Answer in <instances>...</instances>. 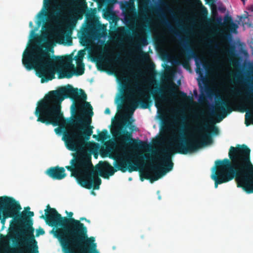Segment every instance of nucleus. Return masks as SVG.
<instances>
[{
	"instance_id": "nucleus-1",
	"label": "nucleus",
	"mask_w": 253,
	"mask_h": 253,
	"mask_svg": "<svg viewBox=\"0 0 253 253\" xmlns=\"http://www.w3.org/2000/svg\"><path fill=\"white\" fill-rule=\"evenodd\" d=\"M69 98L74 102L71 106L72 114L78 111L91 118L93 114L92 107L86 101L87 95L82 89L74 88L68 84L57 90H52L39 101L35 112L37 121L47 125L59 126L55 128L56 134L63 133L62 140L66 148L77 151L84 145L93 133V126L90 125L91 120L83 122L80 116L66 119L61 111V103Z\"/></svg>"
},
{
	"instance_id": "nucleus-2",
	"label": "nucleus",
	"mask_w": 253,
	"mask_h": 253,
	"mask_svg": "<svg viewBox=\"0 0 253 253\" xmlns=\"http://www.w3.org/2000/svg\"><path fill=\"white\" fill-rule=\"evenodd\" d=\"M79 56L75 57L77 65L75 70V66L71 60L63 65H59L61 57L51 56L46 49L41 46H32L23 54L22 64L28 71L33 69L36 75L41 79V83H46L54 79L56 73L59 79H70L74 75H82L84 72V64L83 62L84 51L80 50Z\"/></svg>"
},
{
	"instance_id": "nucleus-3",
	"label": "nucleus",
	"mask_w": 253,
	"mask_h": 253,
	"mask_svg": "<svg viewBox=\"0 0 253 253\" xmlns=\"http://www.w3.org/2000/svg\"><path fill=\"white\" fill-rule=\"evenodd\" d=\"M250 153V149L245 144L231 146L228 152L229 159L215 162L216 169L211 176L215 188L235 178L238 187L242 188L247 193H253V164Z\"/></svg>"
},
{
	"instance_id": "nucleus-4",
	"label": "nucleus",
	"mask_w": 253,
	"mask_h": 253,
	"mask_svg": "<svg viewBox=\"0 0 253 253\" xmlns=\"http://www.w3.org/2000/svg\"><path fill=\"white\" fill-rule=\"evenodd\" d=\"M70 164L71 166H66L65 168L71 172V176L76 178L81 186L88 189L93 188L94 190L98 189L101 184L98 174L104 178H109V176L113 175L118 170L125 172L128 169L131 172L137 171L140 166L138 162H132L130 157L126 156L124 158L115 162L116 169L107 162H100L94 169L91 155L87 153L75 154Z\"/></svg>"
},
{
	"instance_id": "nucleus-5",
	"label": "nucleus",
	"mask_w": 253,
	"mask_h": 253,
	"mask_svg": "<svg viewBox=\"0 0 253 253\" xmlns=\"http://www.w3.org/2000/svg\"><path fill=\"white\" fill-rule=\"evenodd\" d=\"M200 116L202 120L199 123V130L207 131L205 134L201 136L200 138L202 140L194 136L187 141L183 137L182 133L178 136H174L173 137L174 143H170L169 147L161 149L160 153L157 154L158 159L162 162V163L155 165L151 164L150 165V169L154 173V176H151L150 174L147 172L143 174L145 179H149L151 182L158 180L172 169L173 154L178 153L185 155L188 153L194 152L211 141V133L208 132V130H211L213 134H218V129L214 126V121L211 119H206L204 112L200 114Z\"/></svg>"
},
{
	"instance_id": "nucleus-6",
	"label": "nucleus",
	"mask_w": 253,
	"mask_h": 253,
	"mask_svg": "<svg viewBox=\"0 0 253 253\" xmlns=\"http://www.w3.org/2000/svg\"><path fill=\"white\" fill-rule=\"evenodd\" d=\"M68 217L58 211L52 233L58 241L63 253H99L93 237H88L87 227L80 220L72 217L73 213L66 211Z\"/></svg>"
},
{
	"instance_id": "nucleus-7",
	"label": "nucleus",
	"mask_w": 253,
	"mask_h": 253,
	"mask_svg": "<svg viewBox=\"0 0 253 253\" xmlns=\"http://www.w3.org/2000/svg\"><path fill=\"white\" fill-rule=\"evenodd\" d=\"M21 207L19 203L13 198L6 196H0V220L1 223L4 225L6 219L8 218H12L11 224L22 221H25L28 225L32 224L30 220H26V213H20Z\"/></svg>"
},
{
	"instance_id": "nucleus-8",
	"label": "nucleus",
	"mask_w": 253,
	"mask_h": 253,
	"mask_svg": "<svg viewBox=\"0 0 253 253\" xmlns=\"http://www.w3.org/2000/svg\"><path fill=\"white\" fill-rule=\"evenodd\" d=\"M21 213L26 214V220L31 221V225L26 224L25 221H22L18 222L19 224H23L24 227L26 228L23 232L26 234V236L23 237L21 239V245L24 247V251L26 253H39L38 242L35 239L34 235V229L32 227L33 221L30 218L33 216L34 213L33 211H28L27 212H22Z\"/></svg>"
},
{
	"instance_id": "nucleus-9",
	"label": "nucleus",
	"mask_w": 253,
	"mask_h": 253,
	"mask_svg": "<svg viewBox=\"0 0 253 253\" xmlns=\"http://www.w3.org/2000/svg\"><path fill=\"white\" fill-rule=\"evenodd\" d=\"M124 81L125 83L122 84L121 92L123 94L126 93V94H124L121 97V98L124 99L126 97L133 110L136 108L138 104H140V107L143 109L149 108L151 106L152 101L150 94L145 93L141 90H139L138 95L141 97V98L138 100H136L134 95L131 93L132 90L131 88L126 84L128 79L125 78Z\"/></svg>"
},
{
	"instance_id": "nucleus-10",
	"label": "nucleus",
	"mask_w": 253,
	"mask_h": 253,
	"mask_svg": "<svg viewBox=\"0 0 253 253\" xmlns=\"http://www.w3.org/2000/svg\"><path fill=\"white\" fill-rule=\"evenodd\" d=\"M116 135L120 140V147L125 150L128 148L132 150H138L146 148L148 146L146 142L132 138V133L126 129H120L116 132Z\"/></svg>"
},
{
	"instance_id": "nucleus-11",
	"label": "nucleus",
	"mask_w": 253,
	"mask_h": 253,
	"mask_svg": "<svg viewBox=\"0 0 253 253\" xmlns=\"http://www.w3.org/2000/svg\"><path fill=\"white\" fill-rule=\"evenodd\" d=\"M24 231L25 230L22 232L24 236H22L20 238V239L23 237L26 236V234L23 233ZM16 231L14 229L10 230L9 232L6 235H3L0 234V243L4 247V253H26L24 251V247L21 245V240L20 241L19 245L20 246L23 247V250H19L17 251H15L10 247L9 245V241L11 240L14 242L16 239Z\"/></svg>"
},
{
	"instance_id": "nucleus-12",
	"label": "nucleus",
	"mask_w": 253,
	"mask_h": 253,
	"mask_svg": "<svg viewBox=\"0 0 253 253\" xmlns=\"http://www.w3.org/2000/svg\"><path fill=\"white\" fill-rule=\"evenodd\" d=\"M232 111V109L227 100L221 99L215 103L214 110L211 111L212 115L217 117V122L221 121L226 115Z\"/></svg>"
},
{
	"instance_id": "nucleus-13",
	"label": "nucleus",
	"mask_w": 253,
	"mask_h": 253,
	"mask_svg": "<svg viewBox=\"0 0 253 253\" xmlns=\"http://www.w3.org/2000/svg\"><path fill=\"white\" fill-rule=\"evenodd\" d=\"M180 43L184 46L186 52H187V60H185L183 62L182 65L184 68H188L189 67V64L188 62V60L193 58L195 60L196 65V73L199 74L200 75L202 74V69L200 67V65L198 62V57L195 52V51L192 49L189 45L188 44V42L187 39L181 40L180 41Z\"/></svg>"
},
{
	"instance_id": "nucleus-14",
	"label": "nucleus",
	"mask_w": 253,
	"mask_h": 253,
	"mask_svg": "<svg viewBox=\"0 0 253 253\" xmlns=\"http://www.w3.org/2000/svg\"><path fill=\"white\" fill-rule=\"evenodd\" d=\"M54 211H57L55 209L51 208L49 205H47L46 209L44 210L45 214L42 215L40 218L44 219L46 223L49 226L54 227L56 220V217L53 215Z\"/></svg>"
},
{
	"instance_id": "nucleus-15",
	"label": "nucleus",
	"mask_w": 253,
	"mask_h": 253,
	"mask_svg": "<svg viewBox=\"0 0 253 253\" xmlns=\"http://www.w3.org/2000/svg\"><path fill=\"white\" fill-rule=\"evenodd\" d=\"M46 173L53 179L61 180L66 176L65 170L63 167H50L47 169Z\"/></svg>"
},
{
	"instance_id": "nucleus-16",
	"label": "nucleus",
	"mask_w": 253,
	"mask_h": 253,
	"mask_svg": "<svg viewBox=\"0 0 253 253\" xmlns=\"http://www.w3.org/2000/svg\"><path fill=\"white\" fill-rule=\"evenodd\" d=\"M150 91L155 101V106L157 108H160L163 103L167 100V97L163 94L161 88L156 86L154 90H151Z\"/></svg>"
},
{
	"instance_id": "nucleus-17",
	"label": "nucleus",
	"mask_w": 253,
	"mask_h": 253,
	"mask_svg": "<svg viewBox=\"0 0 253 253\" xmlns=\"http://www.w3.org/2000/svg\"><path fill=\"white\" fill-rule=\"evenodd\" d=\"M223 19V26L225 27V30L233 33H236L238 26L233 22L232 17L226 15Z\"/></svg>"
},
{
	"instance_id": "nucleus-18",
	"label": "nucleus",
	"mask_w": 253,
	"mask_h": 253,
	"mask_svg": "<svg viewBox=\"0 0 253 253\" xmlns=\"http://www.w3.org/2000/svg\"><path fill=\"white\" fill-rule=\"evenodd\" d=\"M208 13V12L207 9L205 7L202 6V9H201V14L203 16V18L206 19L207 24L208 25H210L211 24H213L214 25L223 26L222 19L221 17H218L216 18H214L213 19L207 18Z\"/></svg>"
},
{
	"instance_id": "nucleus-19",
	"label": "nucleus",
	"mask_w": 253,
	"mask_h": 253,
	"mask_svg": "<svg viewBox=\"0 0 253 253\" xmlns=\"http://www.w3.org/2000/svg\"><path fill=\"white\" fill-rule=\"evenodd\" d=\"M168 92L169 95L173 98H176L177 96L182 98H186L187 97L186 93L177 90L176 85L172 83L171 85L169 87Z\"/></svg>"
},
{
	"instance_id": "nucleus-20",
	"label": "nucleus",
	"mask_w": 253,
	"mask_h": 253,
	"mask_svg": "<svg viewBox=\"0 0 253 253\" xmlns=\"http://www.w3.org/2000/svg\"><path fill=\"white\" fill-rule=\"evenodd\" d=\"M118 2L117 0H109L104 4H106V8L103 9V16L105 18H111L113 15L114 5Z\"/></svg>"
},
{
	"instance_id": "nucleus-21",
	"label": "nucleus",
	"mask_w": 253,
	"mask_h": 253,
	"mask_svg": "<svg viewBox=\"0 0 253 253\" xmlns=\"http://www.w3.org/2000/svg\"><path fill=\"white\" fill-rule=\"evenodd\" d=\"M155 11L157 13L159 14L160 17L164 18L163 21V24L166 26V27L169 29V31L174 34L176 36H179L178 33L173 28L169 22L168 21L165 14L163 13L162 10L160 8H157L155 9Z\"/></svg>"
},
{
	"instance_id": "nucleus-22",
	"label": "nucleus",
	"mask_w": 253,
	"mask_h": 253,
	"mask_svg": "<svg viewBox=\"0 0 253 253\" xmlns=\"http://www.w3.org/2000/svg\"><path fill=\"white\" fill-rule=\"evenodd\" d=\"M136 40L134 42L133 44L135 48L141 50V46H145L147 45V40L145 37H140L138 35H135Z\"/></svg>"
},
{
	"instance_id": "nucleus-23",
	"label": "nucleus",
	"mask_w": 253,
	"mask_h": 253,
	"mask_svg": "<svg viewBox=\"0 0 253 253\" xmlns=\"http://www.w3.org/2000/svg\"><path fill=\"white\" fill-rule=\"evenodd\" d=\"M113 62L123 68L129 69L128 64L122 62L119 55L113 59Z\"/></svg>"
},
{
	"instance_id": "nucleus-24",
	"label": "nucleus",
	"mask_w": 253,
	"mask_h": 253,
	"mask_svg": "<svg viewBox=\"0 0 253 253\" xmlns=\"http://www.w3.org/2000/svg\"><path fill=\"white\" fill-rule=\"evenodd\" d=\"M108 137V131L106 129H104L102 131L98 133V141L106 140Z\"/></svg>"
},
{
	"instance_id": "nucleus-25",
	"label": "nucleus",
	"mask_w": 253,
	"mask_h": 253,
	"mask_svg": "<svg viewBox=\"0 0 253 253\" xmlns=\"http://www.w3.org/2000/svg\"><path fill=\"white\" fill-rule=\"evenodd\" d=\"M135 0H130V1H134ZM138 5H145L149 1V0H136Z\"/></svg>"
},
{
	"instance_id": "nucleus-26",
	"label": "nucleus",
	"mask_w": 253,
	"mask_h": 253,
	"mask_svg": "<svg viewBox=\"0 0 253 253\" xmlns=\"http://www.w3.org/2000/svg\"><path fill=\"white\" fill-rule=\"evenodd\" d=\"M94 1L96 2L98 5V8H99L102 4L107 2L109 0H93Z\"/></svg>"
},
{
	"instance_id": "nucleus-27",
	"label": "nucleus",
	"mask_w": 253,
	"mask_h": 253,
	"mask_svg": "<svg viewBox=\"0 0 253 253\" xmlns=\"http://www.w3.org/2000/svg\"><path fill=\"white\" fill-rule=\"evenodd\" d=\"M45 233L44 230L42 228H40L38 230H37L36 231V236L38 237L41 235H43Z\"/></svg>"
},
{
	"instance_id": "nucleus-28",
	"label": "nucleus",
	"mask_w": 253,
	"mask_h": 253,
	"mask_svg": "<svg viewBox=\"0 0 253 253\" xmlns=\"http://www.w3.org/2000/svg\"><path fill=\"white\" fill-rule=\"evenodd\" d=\"M236 80L239 83H241L244 80L243 77L241 74H238L235 76Z\"/></svg>"
},
{
	"instance_id": "nucleus-29",
	"label": "nucleus",
	"mask_w": 253,
	"mask_h": 253,
	"mask_svg": "<svg viewBox=\"0 0 253 253\" xmlns=\"http://www.w3.org/2000/svg\"><path fill=\"white\" fill-rule=\"evenodd\" d=\"M222 38L224 40H227V39H231V35L227 33H222Z\"/></svg>"
},
{
	"instance_id": "nucleus-30",
	"label": "nucleus",
	"mask_w": 253,
	"mask_h": 253,
	"mask_svg": "<svg viewBox=\"0 0 253 253\" xmlns=\"http://www.w3.org/2000/svg\"><path fill=\"white\" fill-rule=\"evenodd\" d=\"M206 100V97L204 95H201L199 97V102H202Z\"/></svg>"
},
{
	"instance_id": "nucleus-31",
	"label": "nucleus",
	"mask_w": 253,
	"mask_h": 253,
	"mask_svg": "<svg viewBox=\"0 0 253 253\" xmlns=\"http://www.w3.org/2000/svg\"><path fill=\"white\" fill-rule=\"evenodd\" d=\"M79 220H80V222H81V221L85 220V221H86V222H87L88 223L90 222V220H88V219H87L85 217H81Z\"/></svg>"
},
{
	"instance_id": "nucleus-32",
	"label": "nucleus",
	"mask_w": 253,
	"mask_h": 253,
	"mask_svg": "<svg viewBox=\"0 0 253 253\" xmlns=\"http://www.w3.org/2000/svg\"><path fill=\"white\" fill-rule=\"evenodd\" d=\"M133 30L132 29H129V30H127L126 32H125V34L126 35H130L131 34V32Z\"/></svg>"
},
{
	"instance_id": "nucleus-33",
	"label": "nucleus",
	"mask_w": 253,
	"mask_h": 253,
	"mask_svg": "<svg viewBox=\"0 0 253 253\" xmlns=\"http://www.w3.org/2000/svg\"><path fill=\"white\" fill-rule=\"evenodd\" d=\"M110 110L109 108H107L105 110V113L106 114H110Z\"/></svg>"
},
{
	"instance_id": "nucleus-34",
	"label": "nucleus",
	"mask_w": 253,
	"mask_h": 253,
	"mask_svg": "<svg viewBox=\"0 0 253 253\" xmlns=\"http://www.w3.org/2000/svg\"><path fill=\"white\" fill-rule=\"evenodd\" d=\"M248 10L253 12V4L251 5L248 8Z\"/></svg>"
},
{
	"instance_id": "nucleus-35",
	"label": "nucleus",
	"mask_w": 253,
	"mask_h": 253,
	"mask_svg": "<svg viewBox=\"0 0 253 253\" xmlns=\"http://www.w3.org/2000/svg\"><path fill=\"white\" fill-rule=\"evenodd\" d=\"M235 94L236 95H240L241 94V92L239 90H237L235 92Z\"/></svg>"
},
{
	"instance_id": "nucleus-36",
	"label": "nucleus",
	"mask_w": 253,
	"mask_h": 253,
	"mask_svg": "<svg viewBox=\"0 0 253 253\" xmlns=\"http://www.w3.org/2000/svg\"><path fill=\"white\" fill-rule=\"evenodd\" d=\"M68 34H72V31H71V29H70L69 30H68Z\"/></svg>"
},
{
	"instance_id": "nucleus-37",
	"label": "nucleus",
	"mask_w": 253,
	"mask_h": 253,
	"mask_svg": "<svg viewBox=\"0 0 253 253\" xmlns=\"http://www.w3.org/2000/svg\"><path fill=\"white\" fill-rule=\"evenodd\" d=\"M180 118H181L182 120H184V119H185V117H184V116L183 115H182V116L180 117Z\"/></svg>"
},
{
	"instance_id": "nucleus-38",
	"label": "nucleus",
	"mask_w": 253,
	"mask_h": 253,
	"mask_svg": "<svg viewBox=\"0 0 253 253\" xmlns=\"http://www.w3.org/2000/svg\"><path fill=\"white\" fill-rule=\"evenodd\" d=\"M168 8L170 13H173V11L171 10V9H170L169 7H168Z\"/></svg>"
},
{
	"instance_id": "nucleus-39",
	"label": "nucleus",
	"mask_w": 253,
	"mask_h": 253,
	"mask_svg": "<svg viewBox=\"0 0 253 253\" xmlns=\"http://www.w3.org/2000/svg\"><path fill=\"white\" fill-rule=\"evenodd\" d=\"M97 135H93V138H97Z\"/></svg>"
},
{
	"instance_id": "nucleus-40",
	"label": "nucleus",
	"mask_w": 253,
	"mask_h": 253,
	"mask_svg": "<svg viewBox=\"0 0 253 253\" xmlns=\"http://www.w3.org/2000/svg\"><path fill=\"white\" fill-rule=\"evenodd\" d=\"M241 0L243 2V3H244V4H245V1H246L247 0Z\"/></svg>"
},
{
	"instance_id": "nucleus-41",
	"label": "nucleus",
	"mask_w": 253,
	"mask_h": 253,
	"mask_svg": "<svg viewBox=\"0 0 253 253\" xmlns=\"http://www.w3.org/2000/svg\"><path fill=\"white\" fill-rule=\"evenodd\" d=\"M151 66H152V68L154 67V64L153 63H151Z\"/></svg>"
},
{
	"instance_id": "nucleus-42",
	"label": "nucleus",
	"mask_w": 253,
	"mask_h": 253,
	"mask_svg": "<svg viewBox=\"0 0 253 253\" xmlns=\"http://www.w3.org/2000/svg\"><path fill=\"white\" fill-rule=\"evenodd\" d=\"M206 91L207 92H208L210 91V89L209 88H206Z\"/></svg>"
},
{
	"instance_id": "nucleus-43",
	"label": "nucleus",
	"mask_w": 253,
	"mask_h": 253,
	"mask_svg": "<svg viewBox=\"0 0 253 253\" xmlns=\"http://www.w3.org/2000/svg\"><path fill=\"white\" fill-rule=\"evenodd\" d=\"M126 122H127L128 124H129L130 123L128 120L126 121Z\"/></svg>"
},
{
	"instance_id": "nucleus-44",
	"label": "nucleus",
	"mask_w": 253,
	"mask_h": 253,
	"mask_svg": "<svg viewBox=\"0 0 253 253\" xmlns=\"http://www.w3.org/2000/svg\"><path fill=\"white\" fill-rule=\"evenodd\" d=\"M30 209V207H28L27 208V209H26V210H29Z\"/></svg>"
},
{
	"instance_id": "nucleus-45",
	"label": "nucleus",
	"mask_w": 253,
	"mask_h": 253,
	"mask_svg": "<svg viewBox=\"0 0 253 253\" xmlns=\"http://www.w3.org/2000/svg\"><path fill=\"white\" fill-rule=\"evenodd\" d=\"M141 180H142V181H143V178H142V176H141Z\"/></svg>"
},
{
	"instance_id": "nucleus-46",
	"label": "nucleus",
	"mask_w": 253,
	"mask_h": 253,
	"mask_svg": "<svg viewBox=\"0 0 253 253\" xmlns=\"http://www.w3.org/2000/svg\"><path fill=\"white\" fill-rule=\"evenodd\" d=\"M215 14H217V12L216 11L215 12Z\"/></svg>"
},
{
	"instance_id": "nucleus-47",
	"label": "nucleus",
	"mask_w": 253,
	"mask_h": 253,
	"mask_svg": "<svg viewBox=\"0 0 253 253\" xmlns=\"http://www.w3.org/2000/svg\"><path fill=\"white\" fill-rule=\"evenodd\" d=\"M30 24H31V25H32V22H30Z\"/></svg>"
},
{
	"instance_id": "nucleus-48",
	"label": "nucleus",
	"mask_w": 253,
	"mask_h": 253,
	"mask_svg": "<svg viewBox=\"0 0 253 253\" xmlns=\"http://www.w3.org/2000/svg\"><path fill=\"white\" fill-rule=\"evenodd\" d=\"M203 66L205 68V64H203Z\"/></svg>"
}]
</instances>
